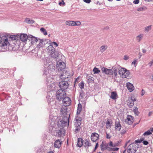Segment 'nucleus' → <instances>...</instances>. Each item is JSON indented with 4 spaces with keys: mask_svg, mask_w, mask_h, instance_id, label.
Instances as JSON below:
<instances>
[{
    "mask_svg": "<svg viewBox=\"0 0 153 153\" xmlns=\"http://www.w3.org/2000/svg\"><path fill=\"white\" fill-rule=\"evenodd\" d=\"M109 145L111 147H114L115 146V145L113 144L112 142L111 141L109 143Z\"/></svg>",
    "mask_w": 153,
    "mask_h": 153,
    "instance_id": "nucleus-60",
    "label": "nucleus"
},
{
    "mask_svg": "<svg viewBox=\"0 0 153 153\" xmlns=\"http://www.w3.org/2000/svg\"><path fill=\"white\" fill-rule=\"evenodd\" d=\"M119 149V148H112L111 151H117Z\"/></svg>",
    "mask_w": 153,
    "mask_h": 153,
    "instance_id": "nucleus-49",
    "label": "nucleus"
},
{
    "mask_svg": "<svg viewBox=\"0 0 153 153\" xmlns=\"http://www.w3.org/2000/svg\"><path fill=\"white\" fill-rule=\"evenodd\" d=\"M129 58V57L127 55H125L124 56V58H123V59H124L125 60H128V59Z\"/></svg>",
    "mask_w": 153,
    "mask_h": 153,
    "instance_id": "nucleus-50",
    "label": "nucleus"
},
{
    "mask_svg": "<svg viewBox=\"0 0 153 153\" xmlns=\"http://www.w3.org/2000/svg\"><path fill=\"white\" fill-rule=\"evenodd\" d=\"M113 73L114 74V75L115 76H116L117 75V70L116 68H114L113 69Z\"/></svg>",
    "mask_w": 153,
    "mask_h": 153,
    "instance_id": "nucleus-46",
    "label": "nucleus"
},
{
    "mask_svg": "<svg viewBox=\"0 0 153 153\" xmlns=\"http://www.w3.org/2000/svg\"><path fill=\"white\" fill-rule=\"evenodd\" d=\"M65 4V3L64 2V0H62V2H59V5H61V4Z\"/></svg>",
    "mask_w": 153,
    "mask_h": 153,
    "instance_id": "nucleus-61",
    "label": "nucleus"
},
{
    "mask_svg": "<svg viewBox=\"0 0 153 153\" xmlns=\"http://www.w3.org/2000/svg\"><path fill=\"white\" fill-rule=\"evenodd\" d=\"M149 67H151L153 65V60L150 61L148 64Z\"/></svg>",
    "mask_w": 153,
    "mask_h": 153,
    "instance_id": "nucleus-47",
    "label": "nucleus"
},
{
    "mask_svg": "<svg viewBox=\"0 0 153 153\" xmlns=\"http://www.w3.org/2000/svg\"><path fill=\"white\" fill-rule=\"evenodd\" d=\"M25 22L27 23L32 24L34 23V21L33 20H30L29 19H26L25 20Z\"/></svg>",
    "mask_w": 153,
    "mask_h": 153,
    "instance_id": "nucleus-34",
    "label": "nucleus"
},
{
    "mask_svg": "<svg viewBox=\"0 0 153 153\" xmlns=\"http://www.w3.org/2000/svg\"><path fill=\"white\" fill-rule=\"evenodd\" d=\"M48 54L51 57L55 59L57 57L59 56V53L55 51L51 52H48Z\"/></svg>",
    "mask_w": 153,
    "mask_h": 153,
    "instance_id": "nucleus-13",
    "label": "nucleus"
},
{
    "mask_svg": "<svg viewBox=\"0 0 153 153\" xmlns=\"http://www.w3.org/2000/svg\"><path fill=\"white\" fill-rule=\"evenodd\" d=\"M119 74L121 77L124 78L128 76L130 73L129 70L125 68H122L119 71Z\"/></svg>",
    "mask_w": 153,
    "mask_h": 153,
    "instance_id": "nucleus-2",
    "label": "nucleus"
},
{
    "mask_svg": "<svg viewBox=\"0 0 153 153\" xmlns=\"http://www.w3.org/2000/svg\"><path fill=\"white\" fill-rule=\"evenodd\" d=\"M126 86L130 92L132 91L134 89V87L133 85L129 82L126 83Z\"/></svg>",
    "mask_w": 153,
    "mask_h": 153,
    "instance_id": "nucleus-21",
    "label": "nucleus"
},
{
    "mask_svg": "<svg viewBox=\"0 0 153 153\" xmlns=\"http://www.w3.org/2000/svg\"><path fill=\"white\" fill-rule=\"evenodd\" d=\"M139 0H134L133 1V3L135 4H138L139 3Z\"/></svg>",
    "mask_w": 153,
    "mask_h": 153,
    "instance_id": "nucleus-54",
    "label": "nucleus"
},
{
    "mask_svg": "<svg viewBox=\"0 0 153 153\" xmlns=\"http://www.w3.org/2000/svg\"><path fill=\"white\" fill-rule=\"evenodd\" d=\"M93 72H94V74H99L100 72V71L98 68L95 67L93 70Z\"/></svg>",
    "mask_w": 153,
    "mask_h": 153,
    "instance_id": "nucleus-41",
    "label": "nucleus"
},
{
    "mask_svg": "<svg viewBox=\"0 0 153 153\" xmlns=\"http://www.w3.org/2000/svg\"><path fill=\"white\" fill-rule=\"evenodd\" d=\"M61 141L59 140H57L55 142L54 146L55 147L59 148L61 146Z\"/></svg>",
    "mask_w": 153,
    "mask_h": 153,
    "instance_id": "nucleus-24",
    "label": "nucleus"
},
{
    "mask_svg": "<svg viewBox=\"0 0 153 153\" xmlns=\"http://www.w3.org/2000/svg\"><path fill=\"white\" fill-rule=\"evenodd\" d=\"M137 62V60L135 59L133 62H132V65H135L136 62Z\"/></svg>",
    "mask_w": 153,
    "mask_h": 153,
    "instance_id": "nucleus-58",
    "label": "nucleus"
},
{
    "mask_svg": "<svg viewBox=\"0 0 153 153\" xmlns=\"http://www.w3.org/2000/svg\"><path fill=\"white\" fill-rule=\"evenodd\" d=\"M121 128L119 119L116 120L115 122V130L117 131H120Z\"/></svg>",
    "mask_w": 153,
    "mask_h": 153,
    "instance_id": "nucleus-14",
    "label": "nucleus"
},
{
    "mask_svg": "<svg viewBox=\"0 0 153 153\" xmlns=\"http://www.w3.org/2000/svg\"><path fill=\"white\" fill-rule=\"evenodd\" d=\"M144 140V139L143 138H141L140 140H135V142L137 143H140L142 141H143Z\"/></svg>",
    "mask_w": 153,
    "mask_h": 153,
    "instance_id": "nucleus-45",
    "label": "nucleus"
},
{
    "mask_svg": "<svg viewBox=\"0 0 153 153\" xmlns=\"http://www.w3.org/2000/svg\"><path fill=\"white\" fill-rule=\"evenodd\" d=\"M138 108L136 107H134L133 111L136 115H138L140 113L138 111Z\"/></svg>",
    "mask_w": 153,
    "mask_h": 153,
    "instance_id": "nucleus-37",
    "label": "nucleus"
},
{
    "mask_svg": "<svg viewBox=\"0 0 153 153\" xmlns=\"http://www.w3.org/2000/svg\"><path fill=\"white\" fill-rule=\"evenodd\" d=\"M147 9V8L145 6H143V7H141L138 8L137 9V10L138 11H143V10H146Z\"/></svg>",
    "mask_w": 153,
    "mask_h": 153,
    "instance_id": "nucleus-38",
    "label": "nucleus"
},
{
    "mask_svg": "<svg viewBox=\"0 0 153 153\" xmlns=\"http://www.w3.org/2000/svg\"><path fill=\"white\" fill-rule=\"evenodd\" d=\"M83 1L87 3H88V4H89V3H90V2H91V0H83Z\"/></svg>",
    "mask_w": 153,
    "mask_h": 153,
    "instance_id": "nucleus-56",
    "label": "nucleus"
},
{
    "mask_svg": "<svg viewBox=\"0 0 153 153\" xmlns=\"http://www.w3.org/2000/svg\"><path fill=\"white\" fill-rule=\"evenodd\" d=\"M76 25L77 26H79L81 25V22L79 21H77L76 22Z\"/></svg>",
    "mask_w": 153,
    "mask_h": 153,
    "instance_id": "nucleus-64",
    "label": "nucleus"
},
{
    "mask_svg": "<svg viewBox=\"0 0 153 153\" xmlns=\"http://www.w3.org/2000/svg\"><path fill=\"white\" fill-rule=\"evenodd\" d=\"M66 24L69 26H71V21H68L66 22Z\"/></svg>",
    "mask_w": 153,
    "mask_h": 153,
    "instance_id": "nucleus-48",
    "label": "nucleus"
},
{
    "mask_svg": "<svg viewBox=\"0 0 153 153\" xmlns=\"http://www.w3.org/2000/svg\"><path fill=\"white\" fill-rule=\"evenodd\" d=\"M117 94L116 91H113L111 93L110 97L114 100H115L117 97Z\"/></svg>",
    "mask_w": 153,
    "mask_h": 153,
    "instance_id": "nucleus-26",
    "label": "nucleus"
},
{
    "mask_svg": "<svg viewBox=\"0 0 153 153\" xmlns=\"http://www.w3.org/2000/svg\"><path fill=\"white\" fill-rule=\"evenodd\" d=\"M79 87L81 89H82L84 88V83L83 82H81L79 85Z\"/></svg>",
    "mask_w": 153,
    "mask_h": 153,
    "instance_id": "nucleus-44",
    "label": "nucleus"
},
{
    "mask_svg": "<svg viewBox=\"0 0 153 153\" xmlns=\"http://www.w3.org/2000/svg\"><path fill=\"white\" fill-rule=\"evenodd\" d=\"M39 43L43 47H44L45 45L47 43V42H46L45 40L40 39H39Z\"/></svg>",
    "mask_w": 153,
    "mask_h": 153,
    "instance_id": "nucleus-31",
    "label": "nucleus"
},
{
    "mask_svg": "<svg viewBox=\"0 0 153 153\" xmlns=\"http://www.w3.org/2000/svg\"><path fill=\"white\" fill-rule=\"evenodd\" d=\"M143 144L144 145H146L149 143L148 142L146 141H143Z\"/></svg>",
    "mask_w": 153,
    "mask_h": 153,
    "instance_id": "nucleus-55",
    "label": "nucleus"
},
{
    "mask_svg": "<svg viewBox=\"0 0 153 153\" xmlns=\"http://www.w3.org/2000/svg\"><path fill=\"white\" fill-rule=\"evenodd\" d=\"M51 44H54V45H55L56 46V47H57L58 45V44H57V43L55 42H51Z\"/></svg>",
    "mask_w": 153,
    "mask_h": 153,
    "instance_id": "nucleus-59",
    "label": "nucleus"
},
{
    "mask_svg": "<svg viewBox=\"0 0 153 153\" xmlns=\"http://www.w3.org/2000/svg\"><path fill=\"white\" fill-rule=\"evenodd\" d=\"M99 137V135L96 133H94L92 134L91 136V139L93 142H96L97 140Z\"/></svg>",
    "mask_w": 153,
    "mask_h": 153,
    "instance_id": "nucleus-12",
    "label": "nucleus"
},
{
    "mask_svg": "<svg viewBox=\"0 0 153 153\" xmlns=\"http://www.w3.org/2000/svg\"><path fill=\"white\" fill-rule=\"evenodd\" d=\"M152 25H150L144 27L143 28L144 32L146 33L152 30Z\"/></svg>",
    "mask_w": 153,
    "mask_h": 153,
    "instance_id": "nucleus-25",
    "label": "nucleus"
},
{
    "mask_svg": "<svg viewBox=\"0 0 153 153\" xmlns=\"http://www.w3.org/2000/svg\"><path fill=\"white\" fill-rule=\"evenodd\" d=\"M61 113L63 114L64 117H67L68 115V114L70 116V114L69 113L68 114V112L67 110V108L66 106L64 107H62L61 110Z\"/></svg>",
    "mask_w": 153,
    "mask_h": 153,
    "instance_id": "nucleus-17",
    "label": "nucleus"
},
{
    "mask_svg": "<svg viewBox=\"0 0 153 153\" xmlns=\"http://www.w3.org/2000/svg\"><path fill=\"white\" fill-rule=\"evenodd\" d=\"M29 39V36L26 34H22L20 36V40L24 42H26L27 39Z\"/></svg>",
    "mask_w": 153,
    "mask_h": 153,
    "instance_id": "nucleus-15",
    "label": "nucleus"
},
{
    "mask_svg": "<svg viewBox=\"0 0 153 153\" xmlns=\"http://www.w3.org/2000/svg\"><path fill=\"white\" fill-rule=\"evenodd\" d=\"M91 146V143L90 141L86 140L85 142V146L86 148H88V147Z\"/></svg>",
    "mask_w": 153,
    "mask_h": 153,
    "instance_id": "nucleus-33",
    "label": "nucleus"
},
{
    "mask_svg": "<svg viewBox=\"0 0 153 153\" xmlns=\"http://www.w3.org/2000/svg\"><path fill=\"white\" fill-rule=\"evenodd\" d=\"M56 66L59 71H62V72H64L65 71L64 70L65 69V64L63 62H57Z\"/></svg>",
    "mask_w": 153,
    "mask_h": 153,
    "instance_id": "nucleus-5",
    "label": "nucleus"
},
{
    "mask_svg": "<svg viewBox=\"0 0 153 153\" xmlns=\"http://www.w3.org/2000/svg\"><path fill=\"white\" fill-rule=\"evenodd\" d=\"M83 144V143L82 138H79L78 139L77 146L80 147L82 146Z\"/></svg>",
    "mask_w": 153,
    "mask_h": 153,
    "instance_id": "nucleus-28",
    "label": "nucleus"
},
{
    "mask_svg": "<svg viewBox=\"0 0 153 153\" xmlns=\"http://www.w3.org/2000/svg\"><path fill=\"white\" fill-rule=\"evenodd\" d=\"M107 47L106 45H103L100 48V51L101 52H103L107 48Z\"/></svg>",
    "mask_w": 153,
    "mask_h": 153,
    "instance_id": "nucleus-36",
    "label": "nucleus"
},
{
    "mask_svg": "<svg viewBox=\"0 0 153 153\" xmlns=\"http://www.w3.org/2000/svg\"><path fill=\"white\" fill-rule=\"evenodd\" d=\"M69 116L68 114L67 117H64L63 119L58 121L57 125L59 128H63L66 125L68 124Z\"/></svg>",
    "mask_w": 153,
    "mask_h": 153,
    "instance_id": "nucleus-1",
    "label": "nucleus"
},
{
    "mask_svg": "<svg viewBox=\"0 0 153 153\" xmlns=\"http://www.w3.org/2000/svg\"><path fill=\"white\" fill-rule=\"evenodd\" d=\"M101 70L103 73L108 75H111L113 74V71L111 69H108L103 67Z\"/></svg>",
    "mask_w": 153,
    "mask_h": 153,
    "instance_id": "nucleus-11",
    "label": "nucleus"
},
{
    "mask_svg": "<svg viewBox=\"0 0 153 153\" xmlns=\"http://www.w3.org/2000/svg\"><path fill=\"white\" fill-rule=\"evenodd\" d=\"M133 118L131 115H128L125 122L129 125L131 124L133 122Z\"/></svg>",
    "mask_w": 153,
    "mask_h": 153,
    "instance_id": "nucleus-16",
    "label": "nucleus"
},
{
    "mask_svg": "<svg viewBox=\"0 0 153 153\" xmlns=\"http://www.w3.org/2000/svg\"><path fill=\"white\" fill-rule=\"evenodd\" d=\"M0 46L2 48L5 49L7 48V46L9 45V43L8 42V39L7 38L5 39L4 40L2 39V38L0 35Z\"/></svg>",
    "mask_w": 153,
    "mask_h": 153,
    "instance_id": "nucleus-8",
    "label": "nucleus"
},
{
    "mask_svg": "<svg viewBox=\"0 0 153 153\" xmlns=\"http://www.w3.org/2000/svg\"><path fill=\"white\" fill-rule=\"evenodd\" d=\"M52 59L51 58H50L49 56L47 57L46 59V61L48 64H51V62H52Z\"/></svg>",
    "mask_w": 153,
    "mask_h": 153,
    "instance_id": "nucleus-39",
    "label": "nucleus"
},
{
    "mask_svg": "<svg viewBox=\"0 0 153 153\" xmlns=\"http://www.w3.org/2000/svg\"><path fill=\"white\" fill-rule=\"evenodd\" d=\"M136 99H134V100L133 99H131V100H128L127 102V105L130 107H132L134 105V101H136Z\"/></svg>",
    "mask_w": 153,
    "mask_h": 153,
    "instance_id": "nucleus-22",
    "label": "nucleus"
},
{
    "mask_svg": "<svg viewBox=\"0 0 153 153\" xmlns=\"http://www.w3.org/2000/svg\"><path fill=\"white\" fill-rule=\"evenodd\" d=\"M82 119L78 116H76L75 120L74 121V125L76 127L75 130L78 131L80 129V126L81 124Z\"/></svg>",
    "mask_w": 153,
    "mask_h": 153,
    "instance_id": "nucleus-3",
    "label": "nucleus"
},
{
    "mask_svg": "<svg viewBox=\"0 0 153 153\" xmlns=\"http://www.w3.org/2000/svg\"><path fill=\"white\" fill-rule=\"evenodd\" d=\"M98 143H97L94 149V150H96L98 146Z\"/></svg>",
    "mask_w": 153,
    "mask_h": 153,
    "instance_id": "nucleus-63",
    "label": "nucleus"
},
{
    "mask_svg": "<svg viewBox=\"0 0 153 153\" xmlns=\"http://www.w3.org/2000/svg\"><path fill=\"white\" fill-rule=\"evenodd\" d=\"M55 50V49L54 48L53 46L50 45L47 48V51L48 52H51L52 51H54Z\"/></svg>",
    "mask_w": 153,
    "mask_h": 153,
    "instance_id": "nucleus-29",
    "label": "nucleus"
},
{
    "mask_svg": "<svg viewBox=\"0 0 153 153\" xmlns=\"http://www.w3.org/2000/svg\"><path fill=\"white\" fill-rule=\"evenodd\" d=\"M137 149L134 144H131L128 147L127 152L129 153H135Z\"/></svg>",
    "mask_w": 153,
    "mask_h": 153,
    "instance_id": "nucleus-6",
    "label": "nucleus"
},
{
    "mask_svg": "<svg viewBox=\"0 0 153 153\" xmlns=\"http://www.w3.org/2000/svg\"><path fill=\"white\" fill-rule=\"evenodd\" d=\"M42 47H43L42 46V45L40 44L39 43V44L38 45H37V48L38 49L41 48Z\"/></svg>",
    "mask_w": 153,
    "mask_h": 153,
    "instance_id": "nucleus-53",
    "label": "nucleus"
},
{
    "mask_svg": "<svg viewBox=\"0 0 153 153\" xmlns=\"http://www.w3.org/2000/svg\"><path fill=\"white\" fill-rule=\"evenodd\" d=\"M82 109V106L81 104L79 103L78 105L77 110V115L79 114Z\"/></svg>",
    "mask_w": 153,
    "mask_h": 153,
    "instance_id": "nucleus-32",
    "label": "nucleus"
},
{
    "mask_svg": "<svg viewBox=\"0 0 153 153\" xmlns=\"http://www.w3.org/2000/svg\"><path fill=\"white\" fill-rule=\"evenodd\" d=\"M144 36V35L143 34H140L137 36L135 38V40L136 41L138 42H140L141 40L143 39Z\"/></svg>",
    "mask_w": 153,
    "mask_h": 153,
    "instance_id": "nucleus-23",
    "label": "nucleus"
},
{
    "mask_svg": "<svg viewBox=\"0 0 153 153\" xmlns=\"http://www.w3.org/2000/svg\"><path fill=\"white\" fill-rule=\"evenodd\" d=\"M126 130L123 129L121 131L120 133L122 134H123L126 133Z\"/></svg>",
    "mask_w": 153,
    "mask_h": 153,
    "instance_id": "nucleus-52",
    "label": "nucleus"
},
{
    "mask_svg": "<svg viewBox=\"0 0 153 153\" xmlns=\"http://www.w3.org/2000/svg\"><path fill=\"white\" fill-rule=\"evenodd\" d=\"M111 120L108 119L106 123V125L107 126V128H108L109 127H110L111 125L112 124L111 123Z\"/></svg>",
    "mask_w": 153,
    "mask_h": 153,
    "instance_id": "nucleus-35",
    "label": "nucleus"
},
{
    "mask_svg": "<svg viewBox=\"0 0 153 153\" xmlns=\"http://www.w3.org/2000/svg\"><path fill=\"white\" fill-rule=\"evenodd\" d=\"M63 104L64 106H67L70 105L71 102L70 98L67 97H65L62 100Z\"/></svg>",
    "mask_w": 153,
    "mask_h": 153,
    "instance_id": "nucleus-10",
    "label": "nucleus"
},
{
    "mask_svg": "<svg viewBox=\"0 0 153 153\" xmlns=\"http://www.w3.org/2000/svg\"><path fill=\"white\" fill-rule=\"evenodd\" d=\"M106 138L108 139H110L111 138V136L107 133H106Z\"/></svg>",
    "mask_w": 153,
    "mask_h": 153,
    "instance_id": "nucleus-57",
    "label": "nucleus"
},
{
    "mask_svg": "<svg viewBox=\"0 0 153 153\" xmlns=\"http://www.w3.org/2000/svg\"><path fill=\"white\" fill-rule=\"evenodd\" d=\"M152 134L151 131L150 130L147 131L145 132L143 134L144 136Z\"/></svg>",
    "mask_w": 153,
    "mask_h": 153,
    "instance_id": "nucleus-43",
    "label": "nucleus"
},
{
    "mask_svg": "<svg viewBox=\"0 0 153 153\" xmlns=\"http://www.w3.org/2000/svg\"><path fill=\"white\" fill-rule=\"evenodd\" d=\"M56 97L57 99L61 100L66 97L65 91L62 89H59L56 93Z\"/></svg>",
    "mask_w": 153,
    "mask_h": 153,
    "instance_id": "nucleus-4",
    "label": "nucleus"
},
{
    "mask_svg": "<svg viewBox=\"0 0 153 153\" xmlns=\"http://www.w3.org/2000/svg\"><path fill=\"white\" fill-rule=\"evenodd\" d=\"M85 96V94L82 90H81L80 93L79 97L80 99H82Z\"/></svg>",
    "mask_w": 153,
    "mask_h": 153,
    "instance_id": "nucleus-42",
    "label": "nucleus"
},
{
    "mask_svg": "<svg viewBox=\"0 0 153 153\" xmlns=\"http://www.w3.org/2000/svg\"><path fill=\"white\" fill-rule=\"evenodd\" d=\"M101 149L102 150L104 151L106 149L107 147L108 146V144H106L102 142L100 146Z\"/></svg>",
    "mask_w": 153,
    "mask_h": 153,
    "instance_id": "nucleus-27",
    "label": "nucleus"
},
{
    "mask_svg": "<svg viewBox=\"0 0 153 153\" xmlns=\"http://www.w3.org/2000/svg\"><path fill=\"white\" fill-rule=\"evenodd\" d=\"M145 93V91L144 90L142 89L141 91V96H142Z\"/></svg>",
    "mask_w": 153,
    "mask_h": 153,
    "instance_id": "nucleus-62",
    "label": "nucleus"
},
{
    "mask_svg": "<svg viewBox=\"0 0 153 153\" xmlns=\"http://www.w3.org/2000/svg\"><path fill=\"white\" fill-rule=\"evenodd\" d=\"M40 30L41 31L42 33L44 35H47V33L46 31V30L44 28L42 27L41 28Z\"/></svg>",
    "mask_w": 153,
    "mask_h": 153,
    "instance_id": "nucleus-40",
    "label": "nucleus"
},
{
    "mask_svg": "<svg viewBox=\"0 0 153 153\" xmlns=\"http://www.w3.org/2000/svg\"><path fill=\"white\" fill-rule=\"evenodd\" d=\"M10 38H11L13 40L16 39V37L13 35L10 36Z\"/></svg>",
    "mask_w": 153,
    "mask_h": 153,
    "instance_id": "nucleus-51",
    "label": "nucleus"
},
{
    "mask_svg": "<svg viewBox=\"0 0 153 153\" xmlns=\"http://www.w3.org/2000/svg\"><path fill=\"white\" fill-rule=\"evenodd\" d=\"M59 130H58L56 131V135L58 136H64L65 132L64 130L62 128H60Z\"/></svg>",
    "mask_w": 153,
    "mask_h": 153,
    "instance_id": "nucleus-18",
    "label": "nucleus"
},
{
    "mask_svg": "<svg viewBox=\"0 0 153 153\" xmlns=\"http://www.w3.org/2000/svg\"><path fill=\"white\" fill-rule=\"evenodd\" d=\"M48 72L49 73H51V71H53L55 70V67L52 64H48V66L47 67Z\"/></svg>",
    "mask_w": 153,
    "mask_h": 153,
    "instance_id": "nucleus-19",
    "label": "nucleus"
},
{
    "mask_svg": "<svg viewBox=\"0 0 153 153\" xmlns=\"http://www.w3.org/2000/svg\"><path fill=\"white\" fill-rule=\"evenodd\" d=\"M69 74V73H68L67 71H65L64 72H63L60 76L61 80L62 81H68L69 80V78L70 76Z\"/></svg>",
    "mask_w": 153,
    "mask_h": 153,
    "instance_id": "nucleus-7",
    "label": "nucleus"
},
{
    "mask_svg": "<svg viewBox=\"0 0 153 153\" xmlns=\"http://www.w3.org/2000/svg\"><path fill=\"white\" fill-rule=\"evenodd\" d=\"M87 81L88 83H92L94 81V78L91 76H87Z\"/></svg>",
    "mask_w": 153,
    "mask_h": 153,
    "instance_id": "nucleus-30",
    "label": "nucleus"
},
{
    "mask_svg": "<svg viewBox=\"0 0 153 153\" xmlns=\"http://www.w3.org/2000/svg\"><path fill=\"white\" fill-rule=\"evenodd\" d=\"M29 40L30 41H31V42L33 44L37 42L38 40L37 38L31 35L29 36Z\"/></svg>",
    "mask_w": 153,
    "mask_h": 153,
    "instance_id": "nucleus-20",
    "label": "nucleus"
},
{
    "mask_svg": "<svg viewBox=\"0 0 153 153\" xmlns=\"http://www.w3.org/2000/svg\"><path fill=\"white\" fill-rule=\"evenodd\" d=\"M59 86L61 89L64 90L68 88V84L67 81H61L59 82Z\"/></svg>",
    "mask_w": 153,
    "mask_h": 153,
    "instance_id": "nucleus-9",
    "label": "nucleus"
}]
</instances>
